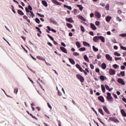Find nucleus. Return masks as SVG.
<instances>
[{
    "instance_id": "nucleus-1",
    "label": "nucleus",
    "mask_w": 126,
    "mask_h": 126,
    "mask_svg": "<svg viewBox=\"0 0 126 126\" xmlns=\"http://www.w3.org/2000/svg\"><path fill=\"white\" fill-rule=\"evenodd\" d=\"M76 67L81 71V72H84V73L85 74V75H87L88 73L87 72L89 73V70H88L87 68H85V70H83L81 66H80V65L78 64H76Z\"/></svg>"
},
{
    "instance_id": "nucleus-2",
    "label": "nucleus",
    "mask_w": 126,
    "mask_h": 126,
    "mask_svg": "<svg viewBox=\"0 0 126 126\" xmlns=\"http://www.w3.org/2000/svg\"><path fill=\"white\" fill-rule=\"evenodd\" d=\"M76 76V78L78 79V80H80V82L82 83L84 82V77H83V76H82L81 75L77 74Z\"/></svg>"
},
{
    "instance_id": "nucleus-3",
    "label": "nucleus",
    "mask_w": 126,
    "mask_h": 126,
    "mask_svg": "<svg viewBox=\"0 0 126 126\" xmlns=\"http://www.w3.org/2000/svg\"><path fill=\"white\" fill-rule=\"evenodd\" d=\"M107 99L108 100L109 102H110V103H112L113 99V97H112L111 93H107Z\"/></svg>"
},
{
    "instance_id": "nucleus-4",
    "label": "nucleus",
    "mask_w": 126,
    "mask_h": 126,
    "mask_svg": "<svg viewBox=\"0 0 126 126\" xmlns=\"http://www.w3.org/2000/svg\"><path fill=\"white\" fill-rule=\"evenodd\" d=\"M118 83L120 84H122V85H126V83H125V81L123 80L122 78H119L117 80Z\"/></svg>"
},
{
    "instance_id": "nucleus-5",
    "label": "nucleus",
    "mask_w": 126,
    "mask_h": 126,
    "mask_svg": "<svg viewBox=\"0 0 126 126\" xmlns=\"http://www.w3.org/2000/svg\"><path fill=\"white\" fill-rule=\"evenodd\" d=\"M105 57L108 61H109V62H112L113 58L111 57V56L109 54H106Z\"/></svg>"
},
{
    "instance_id": "nucleus-6",
    "label": "nucleus",
    "mask_w": 126,
    "mask_h": 126,
    "mask_svg": "<svg viewBox=\"0 0 126 126\" xmlns=\"http://www.w3.org/2000/svg\"><path fill=\"white\" fill-rule=\"evenodd\" d=\"M109 73L110 75H115V74H116V70L113 69H110L109 70Z\"/></svg>"
},
{
    "instance_id": "nucleus-7",
    "label": "nucleus",
    "mask_w": 126,
    "mask_h": 126,
    "mask_svg": "<svg viewBox=\"0 0 126 126\" xmlns=\"http://www.w3.org/2000/svg\"><path fill=\"white\" fill-rule=\"evenodd\" d=\"M52 2L56 5H62V3L57 1V0H52Z\"/></svg>"
},
{
    "instance_id": "nucleus-8",
    "label": "nucleus",
    "mask_w": 126,
    "mask_h": 126,
    "mask_svg": "<svg viewBox=\"0 0 126 126\" xmlns=\"http://www.w3.org/2000/svg\"><path fill=\"white\" fill-rule=\"evenodd\" d=\"M98 99L99 101H100L102 103H104L105 102V99H104V97L103 96L100 95L98 97Z\"/></svg>"
},
{
    "instance_id": "nucleus-9",
    "label": "nucleus",
    "mask_w": 126,
    "mask_h": 126,
    "mask_svg": "<svg viewBox=\"0 0 126 126\" xmlns=\"http://www.w3.org/2000/svg\"><path fill=\"white\" fill-rule=\"evenodd\" d=\"M94 15L97 18H101V14H100L99 12L95 11Z\"/></svg>"
},
{
    "instance_id": "nucleus-10",
    "label": "nucleus",
    "mask_w": 126,
    "mask_h": 126,
    "mask_svg": "<svg viewBox=\"0 0 126 126\" xmlns=\"http://www.w3.org/2000/svg\"><path fill=\"white\" fill-rule=\"evenodd\" d=\"M60 50L65 54H67V51L66 50V49L63 47H60Z\"/></svg>"
},
{
    "instance_id": "nucleus-11",
    "label": "nucleus",
    "mask_w": 126,
    "mask_h": 126,
    "mask_svg": "<svg viewBox=\"0 0 126 126\" xmlns=\"http://www.w3.org/2000/svg\"><path fill=\"white\" fill-rule=\"evenodd\" d=\"M99 40V36H95L93 38V40L96 43H98Z\"/></svg>"
},
{
    "instance_id": "nucleus-12",
    "label": "nucleus",
    "mask_w": 126,
    "mask_h": 126,
    "mask_svg": "<svg viewBox=\"0 0 126 126\" xmlns=\"http://www.w3.org/2000/svg\"><path fill=\"white\" fill-rule=\"evenodd\" d=\"M65 20L66 21H68V22H70V23H72V22H73V20H72V18H66Z\"/></svg>"
},
{
    "instance_id": "nucleus-13",
    "label": "nucleus",
    "mask_w": 126,
    "mask_h": 126,
    "mask_svg": "<svg viewBox=\"0 0 126 126\" xmlns=\"http://www.w3.org/2000/svg\"><path fill=\"white\" fill-rule=\"evenodd\" d=\"M103 109L104 111H105V113H106V114H110V111L109 110H108V108H107V107L104 106L103 107Z\"/></svg>"
},
{
    "instance_id": "nucleus-14",
    "label": "nucleus",
    "mask_w": 126,
    "mask_h": 126,
    "mask_svg": "<svg viewBox=\"0 0 126 126\" xmlns=\"http://www.w3.org/2000/svg\"><path fill=\"white\" fill-rule=\"evenodd\" d=\"M50 21L51 22V23H53V24H54L55 25H57L58 24V22L53 19H50Z\"/></svg>"
},
{
    "instance_id": "nucleus-15",
    "label": "nucleus",
    "mask_w": 126,
    "mask_h": 126,
    "mask_svg": "<svg viewBox=\"0 0 126 126\" xmlns=\"http://www.w3.org/2000/svg\"><path fill=\"white\" fill-rule=\"evenodd\" d=\"M121 113L122 115V116H123V117H126V111H125V110L124 109H121Z\"/></svg>"
},
{
    "instance_id": "nucleus-16",
    "label": "nucleus",
    "mask_w": 126,
    "mask_h": 126,
    "mask_svg": "<svg viewBox=\"0 0 126 126\" xmlns=\"http://www.w3.org/2000/svg\"><path fill=\"white\" fill-rule=\"evenodd\" d=\"M36 58L38 60H40V61H43L44 62H46V59H45V58H44L43 57L38 56H37Z\"/></svg>"
},
{
    "instance_id": "nucleus-17",
    "label": "nucleus",
    "mask_w": 126,
    "mask_h": 126,
    "mask_svg": "<svg viewBox=\"0 0 126 126\" xmlns=\"http://www.w3.org/2000/svg\"><path fill=\"white\" fill-rule=\"evenodd\" d=\"M101 67L102 68V69H106L107 65L105 63H102L101 65Z\"/></svg>"
},
{
    "instance_id": "nucleus-18",
    "label": "nucleus",
    "mask_w": 126,
    "mask_h": 126,
    "mask_svg": "<svg viewBox=\"0 0 126 126\" xmlns=\"http://www.w3.org/2000/svg\"><path fill=\"white\" fill-rule=\"evenodd\" d=\"M91 27L93 30H96L97 29V28H96V26H95V25L91 23Z\"/></svg>"
},
{
    "instance_id": "nucleus-19",
    "label": "nucleus",
    "mask_w": 126,
    "mask_h": 126,
    "mask_svg": "<svg viewBox=\"0 0 126 126\" xmlns=\"http://www.w3.org/2000/svg\"><path fill=\"white\" fill-rule=\"evenodd\" d=\"M83 44L84 46L86 47H90V44L88 42H87L86 41H84L83 42Z\"/></svg>"
},
{
    "instance_id": "nucleus-20",
    "label": "nucleus",
    "mask_w": 126,
    "mask_h": 126,
    "mask_svg": "<svg viewBox=\"0 0 126 126\" xmlns=\"http://www.w3.org/2000/svg\"><path fill=\"white\" fill-rule=\"evenodd\" d=\"M42 3L44 6H48V3H47V1L45 0H42Z\"/></svg>"
},
{
    "instance_id": "nucleus-21",
    "label": "nucleus",
    "mask_w": 126,
    "mask_h": 126,
    "mask_svg": "<svg viewBox=\"0 0 126 126\" xmlns=\"http://www.w3.org/2000/svg\"><path fill=\"white\" fill-rule=\"evenodd\" d=\"M99 40H101L102 43H105V37L102 36H99Z\"/></svg>"
},
{
    "instance_id": "nucleus-22",
    "label": "nucleus",
    "mask_w": 126,
    "mask_h": 126,
    "mask_svg": "<svg viewBox=\"0 0 126 126\" xmlns=\"http://www.w3.org/2000/svg\"><path fill=\"white\" fill-rule=\"evenodd\" d=\"M69 61L71 63V64H75V62H74L73 59L69 58Z\"/></svg>"
},
{
    "instance_id": "nucleus-23",
    "label": "nucleus",
    "mask_w": 126,
    "mask_h": 126,
    "mask_svg": "<svg viewBox=\"0 0 126 126\" xmlns=\"http://www.w3.org/2000/svg\"><path fill=\"white\" fill-rule=\"evenodd\" d=\"M84 59L86 62L89 63V59L88 58V57H87V55H85L84 57Z\"/></svg>"
},
{
    "instance_id": "nucleus-24",
    "label": "nucleus",
    "mask_w": 126,
    "mask_h": 126,
    "mask_svg": "<svg viewBox=\"0 0 126 126\" xmlns=\"http://www.w3.org/2000/svg\"><path fill=\"white\" fill-rule=\"evenodd\" d=\"M98 112L100 113V114H101L102 116H105V114H104V112L103 111V109L99 108L98 109Z\"/></svg>"
},
{
    "instance_id": "nucleus-25",
    "label": "nucleus",
    "mask_w": 126,
    "mask_h": 126,
    "mask_svg": "<svg viewBox=\"0 0 126 126\" xmlns=\"http://www.w3.org/2000/svg\"><path fill=\"white\" fill-rule=\"evenodd\" d=\"M23 17L24 19L27 20V21L28 22H29V23H30V20L28 19V16H27L26 15H24V16H23Z\"/></svg>"
},
{
    "instance_id": "nucleus-26",
    "label": "nucleus",
    "mask_w": 126,
    "mask_h": 126,
    "mask_svg": "<svg viewBox=\"0 0 126 126\" xmlns=\"http://www.w3.org/2000/svg\"><path fill=\"white\" fill-rule=\"evenodd\" d=\"M99 78L100 80H102V81H104V80L106 79V77L104 76L103 75H100Z\"/></svg>"
},
{
    "instance_id": "nucleus-27",
    "label": "nucleus",
    "mask_w": 126,
    "mask_h": 126,
    "mask_svg": "<svg viewBox=\"0 0 126 126\" xmlns=\"http://www.w3.org/2000/svg\"><path fill=\"white\" fill-rule=\"evenodd\" d=\"M77 7H79L80 10H81V11H82V10H83V7L82 6V5H79V4H77Z\"/></svg>"
},
{
    "instance_id": "nucleus-28",
    "label": "nucleus",
    "mask_w": 126,
    "mask_h": 126,
    "mask_svg": "<svg viewBox=\"0 0 126 126\" xmlns=\"http://www.w3.org/2000/svg\"><path fill=\"white\" fill-rule=\"evenodd\" d=\"M63 6L64 7H66V8H67L68 9H69V10H71V9H72V8H71V6H68L67 5H64Z\"/></svg>"
},
{
    "instance_id": "nucleus-29",
    "label": "nucleus",
    "mask_w": 126,
    "mask_h": 126,
    "mask_svg": "<svg viewBox=\"0 0 126 126\" xmlns=\"http://www.w3.org/2000/svg\"><path fill=\"white\" fill-rule=\"evenodd\" d=\"M111 19H112V17L111 16H108L106 18V20L107 22H110V20H111Z\"/></svg>"
},
{
    "instance_id": "nucleus-30",
    "label": "nucleus",
    "mask_w": 126,
    "mask_h": 126,
    "mask_svg": "<svg viewBox=\"0 0 126 126\" xmlns=\"http://www.w3.org/2000/svg\"><path fill=\"white\" fill-rule=\"evenodd\" d=\"M18 13L20 15H24V13H23V12L20 10H18Z\"/></svg>"
},
{
    "instance_id": "nucleus-31",
    "label": "nucleus",
    "mask_w": 126,
    "mask_h": 126,
    "mask_svg": "<svg viewBox=\"0 0 126 126\" xmlns=\"http://www.w3.org/2000/svg\"><path fill=\"white\" fill-rule=\"evenodd\" d=\"M29 14L30 16L32 17V18H33V17L35 16V14H34V13L32 11L30 12V13H29Z\"/></svg>"
},
{
    "instance_id": "nucleus-32",
    "label": "nucleus",
    "mask_w": 126,
    "mask_h": 126,
    "mask_svg": "<svg viewBox=\"0 0 126 126\" xmlns=\"http://www.w3.org/2000/svg\"><path fill=\"white\" fill-rule=\"evenodd\" d=\"M30 116H31V117H32L33 119H34V120H35L36 121H38V118H37L36 117L33 116V115L31 113H30L29 114Z\"/></svg>"
},
{
    "instance_id": "nucleus-33",
    "label": "nucleus",
    "mask_w": 126,
    "mask_h": 126,
    "mask_svg": "<svg viewBox=\"0 0 126 126\" xmlns=\"http://www.w3.org/2000/svg\"><path fill=\"white\" fill-rule=\"evenodd\" d=\"M80 52H84V51H86V48L85 47H82L79 49Z\"/></svg>"
},
{
    "instance_id": "nucleus-34",
    "label": "nucleus",
    "mask_w": 126,
    "mask_h": 126,
    "mask_svg": "<svg viewBox=\"0 0 126 126\" xmlns=\"http://www.w3.org/2000/svg\"><path fill=\"white\" fill-rule=\"evenodd\" d=\"M66 26H67V27H68V28H72V27H73V26H72V25H71V24H69V23H67V24H66Z\"/></svg>"
},
{
    "instance_id": "nucleus-35",
    "label": "nucleus",
    "mask_w": 126,
    "mask_h": 126,
    "mask_svg": "<svg viewBox=\"0 0 126 126\" xmlns=\"http://www.w3.org/2000/svg\"><path fill=\"white\" fill-rule=\"evenodd\" d=\"M76 45L77 48H80V47H81V45L80 44V43L79 41H77L76 42Z\"/></svg>"
},
{
    "instance_id": "nucleus-36",
    "label": "nucleus",
    "mask_w": 126,
    "mask_h": 126,
    "mask_svg": "<svg viewBox=\"0 0 126 126\" xmlns=\"http://www.w3.org/2000/svg\"><path fill=\"white\" fill-rule=\"evenodd\" d=\"M93 50L94 51V52H98V51H99V49L96 48L94 46H93Z\"/></svg>"
},
{
    "instance_id": "nucleus-37",
    "label": "nucleus",
    "mask_w": 126,
    "mask_h": 126,
    "mask_svg": "<svg viewBox=\"0 0 126 126\" xmlns=\"http://www.w3.org/2000/svg\"><path fill=\"white\" fill-rule=\"evenodd\" d=\"M101 90L103 93L105 92V91H106V89L105 88V87L103 85H101Z\"/></svg>"
},
{
    "instance_id": "nucleus-38",
    "label": "nucleus",
    "mask_w": 126,
    "mask_h": 126,
    "mask_svg": "<svg viewBox=\"0 0 126 126\" xmlns=\"http://www.w3.org/2000/svg\"><path fill=\"white\" fill-rule=\"evenodd\" d=\"M35 22H36L38 24H40V20L38 18H36L35 19Z\"/></svg>"
},
{
    "instance_id": "nucleus-39",
    "label": "nucleus",
    "mask_w": 126,
    "mask_h": 126,
    "mask_svg": "<svg viewBox=\"0 0 126 126\" xmlns=\"http://www.w3.org/2000/svg\"><path fill=\"white\" fill-rule=\"evenodd\" d=\"M48 37L50 38V39L51 40V41H54L55 40L54 39V37H53L52 36H51L50 34H47Z\"/></svg>"
},
{
    "instance_id": "nucleus-40",
    "label": "nucleus",
    "mask_w": 126,
    "mask_h": 126,
    "mask_svg": "<svg viewBox=\"0 0 126 126\" xmlns=\"http://www.w3.org/2000/svg\"><path fill=\"white\" fill-rule=\"evenodd\" d=\"M35 29H36V30H37V31H38V32L40 33V34H42V31H41V29H40V28H39L37 27H36Z\"/></svg>"
},
{
    "instance_id": "nucleus-41",
    "label": "nucleus",
    "mask_w": 126,
    "mask_h": 126,
    "mask_svg": "<svg viewBox=\"0 0 126 126\" xmlns=\"http://www.w3.org/2000/svg\"><path fill=\"white\" fill-rule=\"evenodd\" d=\"M18 92V88H15L14 91V93H15L16 95Z\"/></svg>"
},
{
    "instance_id": "nucleus-42",
    "label": "nucleus",
    "mask_w": 126,
    "mask_h": 126,
    "mask_svg": "<svg viewBox=\"0 0 126 126\" xmlns=\"http://www.w3.org/2000/svg\"><path fill=\"white\" fill-rule=\"evenodd\" d=\"M115 56H117V57H121V54L118 53V52H115L114 53Z\"/></svg>"
},
{
    "instance_id": "nucleus-43",
    "label": "nucleus",
    "mask_w": 126,
    "mask_h": 126,
    "mask_svg": "<svg viewBox=\"0 0 126 126\" xmlns=\"http://www.w3.org/2000/svg\"><path fill=\"white\" fill-rule=\"evenodd\" d=\"M80 28L82 32H85V30L84 29V27H83V26H81Z\"/></svg>"
},
{
    "instance_id": "nucleus-44",
    "label": "nucleus",
    "mask_w": 126,
    "mask_h": 126,
    "mask_svg": "<svg viewBox=\"0 0 126 126\" xmlns=\"http://www.w3.org/2000/svg\"><path fill=\"white\" fill-rule=\"evenodd\" d=\"M26 11L27 12V15H28V13H30V12H31V11H29V9L27 7H26Z\"/></svg>"
},
{
    "instance_id": "nucleus-45",
    "label": "nucleus",
    "mask_w": 126,
    "mask_h": 126,
    "mask_svg": "<svg viewBox=\"0 0 126 126\" xmlns=\"http://www.w3.org/2000/svg\"><path fill=\"white\" fill-rule=\"evenodd\" d=\"M37 82L39 85V86H40V88H41V89H42V90L43 91H45V89H44V88H43V86H42V85H41V84H40V82H39L38 81H37Z\"/></svg>"
},
{
    "instance_id": "nucleus-46",
    "label": "nucleus",
    "mask_w": 126,
    "mask_h": 126,
    "mask_svg": "<svg viewBox=\"0 0 126 126\" xmlns=\"http://www.w3.org/2000/svg\"><path fill=\"white\" fill-rule=\"evenodd\" d=\"M105 8H106V10H109V9L110 8V5L109 4H107L105 6Z\"/></svg>"
},
{
    "instance_id": "nucleus-47",
    "label": "nucleus",
    "mask_w": 126,
    "mask_h": 126,
    "mask_svg": "<svg viewBox=\"0 0 126 126\" xmlns=\"http://www.w3.org/2000/svg\"><path fill=\"white\" fill-rule=\"evenodd\" d=\"M115 120H116V119L114 117L109 118V121H111L112 122H115Z\"/></svg>"
},
{
    "instance_id": "nucleus-48",
    "label": "nucleus",
    "mask_w": 126,
    "mask_h": 126,
    "mask_svg": "<svg viewBox=\"0 0 126 126\" xmlns=\"http://www.w3.org/2000/svg\"><path fill=\"white\" fill-rule=\"evenodd\" d=\"M37 15H38L40 17H45V16L43 14H41L39 13H37Z\"/></svg>"
},
{
    "instance_id": "nucleus-49",
    "label": "nucleus",
    "mask_w": 126,
    "mask_h": 126,
    "mask_svg": "<svg viewBox=\"0 0 126 126\" xmlns=\"http://www.w3.org/2000/svg\"><path fill=\"white\" fill-rule=\"evenodd\" d=\"M115 61H119V60H122V58L121 57H118V58L115 57Z\"/></svg>"
},
{
    "instance_id": "nucleus-50",
    "label": "nucleus",
    "mask_w": 126,
    "mask_h": 126,
    "mask_svg": "<svg viewBox=\"0 0 126 126\" xmlns=\"http://www.w3.org/2000/svg\"><path fill=\"white\" fill-rule=\"evenodd\" d=\"M120 48H121V49H122V50H124V51H126V47L121 46Z\"/></svg>"
},
{
    "instance_id": "nucleus-51",
    "label": "nucleus",
    "mask_w": 126,
    "mask_h": 126,
    "mask_svg": "<svg viewBox=\"0 0 126 126\" xmlns=\"http://www.w3.org/2000/svg\"><path fill=\"white\" fill-rule=\"evenodd\" d=\"M95 25H96V26H99V25H100V22L98 21H95Z\"/></svg>"
},
{
    "instance_id": "nucleus-52",
    "label": "nucleus",
    "mask_w": 126,
    "mask_h": 126,
    "mask_svg": "<svg viewBox=\"0 0 126 126\" xmlns=\"http://www.w3.org/2000/svg\"><path fill=\"white\" fill-rule=\"evenodd\" d=\"M113 67H114V68H118V67H119V65H117L116 64H115L113 65Z\"/></svg>"
},
{
    "instance_id": "nucleus-53",
    "label": "nucleus",
    "mask_w": 126,
    "mask_h": 126,
    "mask_svg": "<svg viewBox=\"0 0 126 126\" xmlns=\"http://www.w3.org/2000/svg\"><path fill=\"white\" fill-rule=\"evenodd\" d=\"M58 96H62L63 95V94H62V93L61 92H60L59 90L58 91Z\"/></svg>"
},
{
    "instance_id": "nucleus-54",
    "label": "nucleus",
    "mask_w": 126,
    "mask_h": 126,
    "mask_svg": "<svg viewBox=\"0 0 126 126\" xmlns=\"http://www.w3.org/2000/svg\"><path fill=\"white\" fill-rule=\"evenodd\" d=\"M120 36H121V37H126V33L121 34Z\"/></svg>"
},
{
    "instance_id": "nucleus-55",
    "label": "nucleus",
    "mask_w": 126,
    "mask_h": 126,
    "mask_svg": "<svg viewBox=\"0 0 126 126\" xmlns=\"http://www.w3.org/2000/svg\"><path fill=\"white\" fill-rule=\"evenodd\" d=\"M116 19L117 20H118V21H119V22H121V21H122V19L120 18L119 17H117Z\"/></svg>"
},
{
    "instance_id": "nucleus-56",
    "label": "nucleus",
    "mask_w": 126,
    "mask_h": 126,
    "mask_svg": "<svg viewBox=\"0 0 126 126\" xmlns=\"http://www.w3.org/2000/svg\"><path fill=\"white\" fill-rule=\"evenodd\" d=\"M28 9H29V10H32V7L31 6V5H29L28 6Z\"/></svg>"
},
{
    "instance_id": "nucleus-57",
    "label": "nucleus",
    "mask_w": 126,
    "mask_h": 126,
    "mask_svg": "<svg viewBox=\"0 0 126 126\" xmlns=\"http://www.w3.org/2000/svg\"><path fill=\"white\" fill-rule=\"evenodd\" d=\"M73 55L75 56H79V53H77V52H74L73 53Z\"/></svg>"
},
{
    "instance_id": "nucleus-58",
    "label": "nucleus",
    "mask_w": 126,
    "mask_h": 126,
    "mask_svg": "<svg viewBox=\"0 0 126 126\" xmlns=\"http://www.w3.org/2000/svg\"><path fill=\"white\" fill-rule=\"evenodd\" d=\"M120 74L122 76H125V71H121Z\"/></svg>"
},
{
    "instance_id": "nucleus-59",
    "label": "nucleus",
    "mask_w": 126,
    "mask_h": 126,
    "mask_svg": "<svg viewBox=\"0 0 126 126\" xmlns=\"http://www.w3.org/2000/svg\"><path fill=\"white\" fill-rule=\"evenodd\" d=\"M90 67L92 69H94V65L93 64H90Z\"/></svg>"
},
{
    "instance_id": "nucleus-60",
    "label": "nucleus",
    "mask_w": 126,
    "mask_h": 126,
    "mask_svg": "<svg viewBox=\"0 0 126 126\" xmlns=\"http://www.w3.org/2000/svg\"><path fill=\"white\" fill-rule=\"evenodd\" d=\"M97 119L98 120V121H99L100 123H101V124H102V125H104V123H103V122H102V121H101V119L100 118H99V117H97Z\"/></svg>"
},
{
    "instance_id": "nucleus-61",
    "label": "nucleus",
    "mask_w": 126,
    "mask_h": 126,
    "mask_svg": "<svg viewBox=\"0 0 126 126\" xmlns=\"http://www.w3.org/2000/svg\"><path fill=\"white\" fill-rule=\"evenodd\" d=\"M121 69H123V70L125 69H126V66L125 65H122L121 66Z\"/></svg>"
},
{
    "instance_id": "nucleus-62",
    "label": "nucleus",
    "mask_w": 126,
    "mask_h": 126,
    "mask_svg": "<svg viewBox=\"0 0 126 126\" xmlns=\"http://www.w3.org/2000/svg\"><path fill=\"white\" fill-rule=\"evenodd\" d=\"M97 59H98V60H99V59H101V55L100 54H98L97 55Z\"/></svg>"
},
{
    "instance_id": "nucleus-63",
    "label": "nucleus",
    "mask_w": 126,
    "mask_h": 126,
    "mask_svg": "<svg viewBox=\"0 0 126 126\" xmlns=\"http://www.w3.org/2000/svg\"><path fill=\"white\" fill-rule=\"evenodd\" d=\"M95 72H100V69L98 68L95 69Z\"/></svg>"
},
{
    "instance_id": "nucleus-64",
    "label": "nucleus",
    "mask_w": 126,
    "mask_h": 126,
    "mask_svg": "<svg viewBox=\"0 0 126 126\" xmlns=\"http://www.w3.org/2000/svg\"><path fill=\"white\" fill-rule=\"evenodd\" d=\"M123 57H126V52H124L123 53Z\"/></svg>"
}]
</instances>
